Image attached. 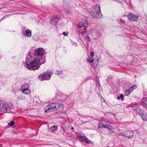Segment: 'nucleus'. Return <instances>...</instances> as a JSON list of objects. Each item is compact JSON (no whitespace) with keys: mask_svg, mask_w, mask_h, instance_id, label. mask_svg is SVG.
Returning <instances> with one entry per match:
<instances>
[{"mask_svg":"<svg viewBox=\"0 0 147 147\" xmlns=\"http://www.w3.org/2000/svg\"><path fill=\"white\" fill-rule=\"evenodd\" d=\"M90 55L91 57H93L94 56V53L92 51H91L90 53Z\"/></svg>","mask_w":147,"mask_h":147,"instance_id":"nucleus-31","label":"nucleus"},{"mask_svg":"<svg viewBox=\"0 0 147 147\" xmlns=\"http://www.w3.org/2000/svg\"><path fill=\"white\" fill-rule=\"evenodd\" d=\"M39 62H38V64L37 65L35 64H32V66H28L29 63H24V65L25 67L30 70L37 69H38L40 66L42 64L44 63L45 62V58H42L40 59H39Z\"/></svg>","mask_w":147,"mask_h":147,"instance_id":"nucleus-3","label":"nucleus"},{"mask_svg":"<svg viewBox=\"0 0 147 147\" xmlns=\"http://www.w3.org/2000/svg\"><path fill=\"white\" fill-rule=\"evenodd\" d=\"M117 99L118 100L121 99V101L123 100L124 99L123 95L122 94H120V96H118L117 97Z\"/></svg>","mask_w":147,"mask_h":147,"instance_id":"nucleus-19","label":"nucleus"},{"mask_svg":"<svg viewBox=\"0 0 147 147\" xmlns=\"http://www.w3.org/2000/svg\"><path fill=\"white\" fill-rule=\"evenodd\" d=\"M136 88H137L136 85H133L131 87H130L129 88L130 90H131V91H132L134 89Z\"/></svg>","mask_w":147,"mask_h":147,"instance_id":"nucleus-24","label":"nucleus"},{"mask_svg":"<svg viewBox=\"0 0 147 147\" xmlns=\"http://www.w3.org/2000/svg\"><path fill=\"white\" fill-rule=\"evenodd\" d=\"M50 106L48 105L44 109L46 113L49 112L50 110L52 109H50Z\"/></svg>","mask_w":147,"mask_h":147,"instance_id":"nucleus-15","label":"nucleus"},{"mask_svg":"<svg viewBox=\"0 0 147 147\" xmlns=\"http://www.w3.org/2000/svg\"><path fill=\"white\" fill-rule=\"evenodd\" d=\"M50 107V109H58L60 106V105L58 103H52L49 105Z\"/></svg>","mask_w":147,"mask_h":147,"instance_id":"nucleus-10","label":"nucleus"},{"mask_svg":"<svg viewBox=\"0 0 147 147\" xmlns=\"http://www.w3.org/2000/svg\"><path fill=\"white\" fill-rule=\"evenodd\" d=\"M85 39L87 40V42H90L91 40L90 38L87 35H86L85 37Z\"/></svg>","mask_w":147,"mask_h":147,"instance_id":"nucleus-22","label":"nucleus"},{"mask_svg":"<svg viewBox=\"0 0 147 147\" xmlns=\"http://www.w3.org/2000/svg\"><path fill=\"white\" fill-rule=\"evenodd\" d=\"M100 85V84H98V86H99Z\"/></svg>","mask_w":147,"mask_h":147,"instance_id":"nucleus-38","label":"nucleus"},{"mask_svg":"<svg viewBox=\"0 0 147 147\" xmlns=\"http://www.w3.org/2000/svg\"><path fill=\"white\" fill-rule=\"evenodd\" d=\"M102 127L107 128L108 130H110L111 129V126L109 125H105L104 124L99 123L98 124V128L101 129Z\"/></svg>","mask_w":147,"mask_h":147,"instance_id":"nucleus-12","label":"nucleus"},{"mask_svg":"<svg viewBox=\"0 0 147 147\" xmlns=\"http://www.w3.org/2000/svg\"><path fill=\"white\" fill-rule=\"evenodd\" d=\"M62 71L61 70L56 71L55 74L57 75H60L62 74Z\"/></svg>","mask_w":147,"mask_h":147,"instance_id":"nucleus-27","label":"nucleus"},{"mask_svg":"<svg viewBox=\"0 0 147 147\" xmlns=\"http://www.w3.org/2000/svg\"><path fill=\"white\" fill-rule=\"evenodd\" d=\"M87 60L88 62H90V63H93V62L94 61V60H92V59L91 60H89V59H88V58H87Z\"/></svg>","mask_w":147,"mask_h":147,"instance_id":"nucleus-30","label":"nucleus"},{"mask_svg":"<svg viewBox=\"0 0 147 147\" xmlns=\"http://www.w3.org/2000/svg\"><path fill=\"white\" fill-rule=\"evenodd\" d=\"M118 135L119 136H124L125 137V132L123 133H120Z\"/></svg>","mask_w":147,"mask_h":147,"instance_id":"nucleus-29","label":"nucleus"},{"mask_svg":"<svg viewBox=\"0 0 147 147\" xmlns=\"http://www.w3.org/2000/svg\"><path fill=\"white\" fill-rule=\"evenodd\" d=\"M139 114L141 116L143 120L146 121L147 120V115L145 112L141 110L140 111Z\"/></svg>","mask_w":147,"mask_h":147,"instance_id":"nucleus-11","label":"nucleus"},{"mask_svg":"<svg viewBox=\"0 0 147 147\" xmlns=\"http://www.w3.org/2000/svg\"><path fill=\"white\" fill-rule=\"evenodd\" d=\"M127 17L129 20L132 21H137L138 19V16L132 13H129L127 16Z\"/></svg>","mask_w":147,"mask_h":147,"instance_id":"nucleus-7","label":"nucleus"},{"mask_svg":"<svg viewBox=\"0 0 147 147\" xmlns=\"http://www.w3.org/2000/svg\"><path fill=\"white\" fill-rule=\"evenodd\" d=\"M80 140L87 144H92V142L89 140L85 136H79Z\"/></svg>","mask_w":147,"mask_h":147,"instance_id":"nucleus-8","label":"nucleus"},{"mask_svg":"<svg viewBox=\"0 0 147 147\" xmlns=\"http://www.w3.org/2000/svg\"><path fill=\"white\" fill-rule=\"evenodd\" d=\"M91 15L93 17L97 18H100L102 17V15L100 9V4H97L94 6Z\"/></svg>","mask_w":147,"mask_h":147,"instance_id":"nucleus-2","label":"nucleus"},{"mask_svg":"<svg viewBox=\"0 0 147 147\" xmlns=\"http://www.w3.org/2000/svg\"><path fill=\"white\" fill-rule=\"evenodd\" d=\"M71 129H74V128L73 127H72L71 128Z\"/></svg>","mask_w":147,"mask_h":147,"instance_id":"nucleus-36","label":"nucleus"},{"mask_svg":"<svg viewBox=\"0 0 147 147\" xmlns=\"http://www.w3.org/2000/svg\"><path fill=\"white\" fill-rule=\"evenodd\" d=\"M19 98V99H23L24 98H25L23 97V98Z\"/></svg>","mask_w":147,"mask_h":147,"instance_id":"nucleus-35","label":"nucleus"},{"mask_svg":"<svg viewBox=\"0 0 147 147\" xmlns=\"http://www.w3.org/2000/svg\"><path fill=\"white\" fill-rule=\"evenodd\" d=\"M125 136L128 139H131L134 137V131H127L125 132Z\"/></svg>","mask_w":147,"mask_h":147,"instance_id":"nucleus-9","label":"nucleus"},{"mask_svg":"<svg viewBox=\"0 0 147 147\" xmlns=\"http://www.w3.org/2000/svg\"><path fill=\"white\" fill-rule=\"evenodd\" d=\"M143 105L144 106H146L147 105V98H144L142 100Z\"/></svg>","mask_w":147,"mask_h":147,"instance_id":"nucleus-17","label":"nucleus"},{"mask_svg":"<svg viewBox=\"0 0 147 147\" xmlns=\"http://www.w3.org/2000/svg\"><path fill=\"white\" fill-rule=\"evenodd\" d=\"M131 90H130V89L129 88L128 90H127L125 91L124 94L125 96H128L131 93Z\"/></svg>","mask_w":147,"mask_h":147,"instance_id":"nucleus-18","label":"nucleus"},{"mask_svg":"<svg viewBox=\"0 0 147 147\" xmlns=\"http://www.w3.org/2000/svg\"><path fill=\"white\" fill-rule=\"evenodd\" d=\"M86 30L85 28H84L82 30V31L81 32V34L82 35H84V34H86Z\"/></svg>","mask_w":147,"mask_h":147,"instance_id":"nucleus-26","label":"nucleus"},{"mask_svg":"<svg viewBox=\"0 0 147 147\" xmlns=\"http://www.w3.org/2000/svg\"><path fill=\"white\" fill-rule=\"evenodd\" d=\"M13 108V104L11 102H5L0 105V111L6 112Z\"/></svg>","mask_w":147,"mask_h":147,"instance_id":"nucleus-4","label":"nucleus"},{"mask_svg":"<svg viewBox=\"0 0 147 147\" xmlns=\"http://www.w3.org/2000/svg\"><path fill=\"white\" fill-rule=\"evenodd\" d=\"M82 23V26H83L84 27V28H85L88 25V23L86 21V22H83Z\"/></svg>","mask_w":147,"mask_h":147,"instance_id":"nucleus-23","label":"nucleus"},{"mask_svg":"<svg viewBox=\"0 0 147 147\" xmlns=\"http://www.w3.org/2000/svg\"><path fill=\"white\" fill-rule=\"evenodd\" d=\"M59 20V18L56 16H52L50 18L49 23L53 26L56 24Z\"/></svg>","mask_w":147,"mask_h":147,"instance_id":"nucleus-6","label":"nucleus"},{"mask_svg":"<svg viewBox=\"0 0 147 147\" xmlns=\"http://www.w3.org/2000/svg\"><path fill=\"white\" fill-rule=\"evenodd\" d=\"M109 78L110 79H111L112 78V76H109Z\"/></svg>","mask_w":147,"mask_h":147,"instance_id":"nucleus-34","label":"nucleus"},{"mask_svg":"<svg viewBox=\"0 0 147 147\" xmlns=\"http://www.w3.org/2000/svg\"><path fill=\"white\" fill-rule=\"evenodd\" d=\"M22 92L24 94H30V91L28 88H25L22 90Z\"/></svg>","mask_w":147,"mask_h":147,"instance_id":"nucleus-14","label":"nucleus"},{"mask_svg":"<svg viewBox=\"0 0 147 147\" xmlns=\"http://www.w3.org/2000/svg\"><path fill=\"white\" fill-rule=\"evenodd\" d=\"M68 32H67V33H66L65 32H63V34L65 36H67L68 35Z\"/></svg>","mask_w":147,"mask_h":147,"instance_id":"nucleus-33","label":"nucleus"},{"mask_svg":"<svg viewBox=\"0 0 147 147\" xmlns=\"http://www.w3.org/2000/svg\"><path fill=\"white\" fill-rule=\"evenodd\" d=\"M51 77V74L49 71L44 72L43 74H41L39 76V78L42 80H49Z\"/></svg>","mask_w":147,"mask_h":147,"instance_id":"nucleus-5","label":"nucleus"},{"mask_svg":"<svg viewBox=\"0 0 147 147\" xmlns=\"http://www.w3.org/2000/svg\"><path fill=\"white\" fill-rule=\"evenodd\" d=\"M107 147H109L108 146H107Z\"/></svg>","mask_w":147,"mask_h":147,"instance_id":"nucleus-39","label":"nucleus"},{"mask_svg":"<svg viewBox=\"0 0 147 147\" xmlns=\"http://www.w3.org/2000/svg\"><path fill=\"white\" fill-rule=\"evenodd\" d=\"M96 61H97V63H98V60H96Z\"/></svg>","mask_w":147,"mask_h":147,"instance_id":"nucleus-37","label":"nucleus"},{"mask_svg":"<svg viewBox=\"0 0 147 147\" xmlns=\"http://www.w3.org/2000/svg\"><path fill=\"white\" fill-rule=\"evenodd\" d=\"M24 34L28 37H30L31 36L32 32L31 30L27 29L24 30Z\"/></svg>","mask_w":147,"mask_h":147,"instance_id":"nucleus-13","label":"nucleus"},{"mask_svg":"<svg viewBox=\"0 0 147 147\" xmlns=\"http://www.w3.org/2000/svg\"><path fill=\"white\" fill-rule=\"evenodd\" d=\"M33 38L35 40L37 41L38 40V37L37 35L34 34L33 36Z\"/></svg>","mask_w":147,"mask_h":147,"instance_id":"nucleus-20","label":"nucleus"},{"mask_svg":"<svg viewBox=\"0 0 147 147\" xmlns=\"http://www.w3.org/2000/svg\"><path fill=\"white\" fill-rule=\"evenodd\" d=\"M50 129L51 131L52 132L55 131L57 130V126L53 125L50 128Z\"/></svg>","mask_w":147,"mask_h":147,"instance_id":"nucleus-16","label":"nucleus"},{"mask_svg":"<svg viewBox=\"0 0 147 147\" xmlns=\"http://www.w3.org/2000/svg\"><path fill=\"white\" fill-rule=\"evenodd\" d=\"M29 86V85L28 84H24V85H23L22 86V88H28V87Z\"/></svg>","mask_w":147,"mask_h":147,"instance_id":"nucleus-21","label":"nucleus"},{"mask_svg":"<svg viewBox=\"0 0 147 147\" xmlns=\"http://www.w3.org/2000/svg\"><path fill=\"white\" fill-rule=\"evenodd\" d=\"M120 22H121V23H123L125 22V21L124 20H123L121 19H120Z\"/></svg>","mask_w":147,"mask_h":147,"instance_id":"nucleus-32","label":"nucleus"},{"mask_svg":"<svg viewBox=\"0 0 147 147\" xmlns=\"http://www.w3.org/2000/svg\"><path fill=\"white\" fill-rule=\"evenodd\" d=\"M45 50L42 48H39L36 51L30 49L26 58V63H29L28 66H32V64L37 65L39 62L37 56H42L44 54Z\"/></svg>","mask_w":147,"mask_h":147,"instance_id":"nucleus-1","label":"nucleus"},{"mask_svg":"<svg viewBox=\"0 0 147 147\" xmlns=\"http://www.w3.org/2000/svg\"><path fill=\"white\" fill-rule=\"evenodd\" d=\"M8 125L11 127L13 126L14 125V122L13 121H11L10 123H8Z\"/></svg>","mask_w":147,"mask_h":147,"instance_id":"nucleus-25","label":"nucleus"},{"mask_svg":"<svg viewBox=\"0 0 147 147\" xmlns=\"http://www.w3.org/2000/svg\"><path fill=\"white\" fill-rule=\"evenodd\" d=\"M77 27L78 28H80L82 27H83V26H82V23H79L77 25Z\"/></svg>","mask_w":147,"mask_h":147,"instance_id":"nucleus-28","label":"nucleus"}]
</instances>
